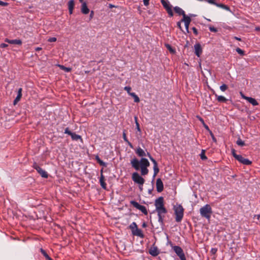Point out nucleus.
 Listing matches in <instances>:
<instances>
[{
    "label": "nucleus",
    "instance_id": "obj_44",
    "mask_svg": "<svg viewBox=\"0 0 260 260\" xmlns=\"http://www.w3.org/2000/svg\"><path fill=\"white\" fill-rule=\"evenodd\" d=\"M64 133L67 134L69 135L70 136H71L73 133L69 130V127H67L65 129Z\"/></svg>",
    "mask_w": 260,
    "mask_h": 260
},
{
    "label": "nucleus",
    "instance_id": "obj_42",
    "mask_svg": "<svg viewBox=\"0 0 260 260\" xmlns=\"http://www.w3.org/2000/svg\"><path fill=\"white\" fill-rule=\"evenodd\" d=\"M168 10H167V13H168L170 17H172L174 15L173 11L172 8L171 9H168Z\"/></svg>",
    "mask_w": 260,
    "mask_h": 260
},
{
    "label": "nucleus",
    "instance_id": "obj_59",
    "mask_svg": "<svg viewBox=\"0 0 260 260\" xmlns=\"http://www.w3.org/2000/svg\"><path fill=\"white\" fill-rule=\"evenodd\" d=\"M139 188L141 191L143 190V185H139Z\"/></svg>",
    "mask_w": 260,
    "mask_h": 260
},
{
    "label": "nucleus",
    "instance_id": "obj_56",
    "mask_svg": "<svg viewBox=\"0 0 260 260\" xmlns=\"http://www.w3.org/2000/svg\"><path fill=\"white\" fill-rule=\"evenodd\" d=\"M126 142L131 148H134L133 144L128 140H127V141H126Z\"/></svg>",
    "mask_w": 260,
    "mask_h": 260
},
{
    "label": "nucleus",
    "instance_id": "obj_38",
    "mask_svg": "<svg viewBox=\"0 0 260 260\" xmlns=\"http://www.w3.org/2000/svg\"><path fill=\"white\" fill-rule=\"evenodd\" d=\"M236 50L237 52V53L240 54L241 55H244V51L240 48H237Z\"/></svg>",
    "mask_w": 260,
    "mask_h": 260
},
{
    "label": "nucleus",
    "instance_id": "obj_45",
    "mask_svg": "<svg viewBox=\"0 0 260 260\" xmlns=\"http://www.w3.org/2000/svg\"><path fill=\"white\" fill-rule=\"evenodd\" d=\"M56 38L55 37H52L48 39V41L49 42H55L56 41Z\"/></svg>",
    "mask_w": 260,
    "mask_h": 260
},
{
    "label": "nucleus",
    "instance_id": "obj_37",
    "mask_svg": "<svg viewBox=\"0 0 260 260\" xmlns=\"http://www.w3.org/2000/svg\"><path fill=\"white\" fill-rule=\"evenodd\" d=\"M227 89H228V86L225 84H223L222 85H221L220 86V89L222 91H225Z\"/></svg>",
    "mask_w": 260,
    "mask_h": 260
},
{
    "label": "nucleus",
    "instance_id": "obj_63",
    "mask_svg": "<svg viewBox=\"0 0 260 260\" xmlns=\"http://www.w3.org/2000/svg\"><path fill=\"white\" fill-rule=\"evenodd\" d=\"M204 126H205V128L206 129H207V130H208V131H209V127H208V125H206V124H204Z\"/></svg>",
    "mask_w": 260,
    "mask_h": 260
},
{
    "label": "nucleus",
    "instance_id": "obj_35",
    "mask_svg": "<svg viewBox=\"0 0 260 260\" xmlns=\"http://www.w3.org/2000/svg\"><path fill=\"white\" fill-rule=\"evenodd\" d=\"M40 251L41 252V253L45 256V257L47 259L48 258H49V256L48 255V254L47 253V252L45 251V250H44L42 248H41L40 249Z\"/></svg>",
    "mask_w": 260,
    "mask_h": 260
},
{
    "label": "nucleus",
    "instance_id": "obj_54",
    "mask_svg": "<svg viewBox=\"0 0 260 260\" xmlns=\"http://www.w3.org/2000/svg\"><path fill=\"white\" fill-rule=\"evenodd\" d=\"M20 100V99L19 98H16L13 102L14 105H16L17 104V103Z\"/></svg>",
    "mask_w": 260,
    "mask_h": 260
},
{
    "label": "nucleus",
    "instance_id": "obj_17",
    "mask_svg": "<svg viewBox=\"0 0 260 260\" xmlns=\"http://www.w3.org/2000/svg\"><path fill=\"white\" fill-rule=\"evenodd\" d=\"M75 6V3L74 0H70L68 2V8L70 14H72L73 12V9Z\"/></svg>",
    "mask_w": 260,
    "mask_h": 260
},
{
    "label": "nucleus",
    "instance_id": "obj_21",
    "mask_svg": "<svg viewBox=\"0 0 260 260\" xmlns=\"http://www.w3.org/2000/svg\"><path fill=\"white\" fill-rule=\"evenodd\" d=\"M175 12L177 13L179 15H184L185 12L180 7L176 6L174 8Z\"/></svg>",
    "mask_w": 260,
    "mask_h": 260
},
{
    "label": "nucleus",
    "instance_id": "obj_33",
    "mask_svg": "<svg viewBox=\"0 0 260 260\" xmlns=\"http://www.w3.org/2000/svg\"><path fill=\"white\" fill-rule=\"evenodd\" d=\"M135 123H136V128L139 131V132H141V129H140V125L138 123V118L137 116H135Z\"/></svg>",
    "mask_w": 260,
    "mask_h": 260
},
{
    "label": "nucleus",
    "instance_id": "obj_53",
    "mask_svg": "<svg viewBox=\"0 0 260 260\" xmlns=\"http://www.w3.org/2000/svg\"><path fill=\"white\" fill-rule=\"evenodd\" d=\"M181 22L182 21L181 20L180 21L178 22L177 23V26L180 28V30H182V27L181 25Z\"/></svg>",
    "mask_w": 260,
    "mask_h": 260
},
{
    "label": "nucleus",
    "instance_id": "obj_20",
    "mask_svg": "<svg viewBox=\"0 0 260 260\" xmlns=\"http://www.w3.org/2000/svg\"><path fill=\"white\" fill-rule=\"evenodd\" d=\"M132 234L134 236H137L142 238H143L144 237V235L143 234L142 230L138 228L137 230H136V231H134V232H133Z\"/></svg>",
    "mask_w": 260,
    "mask_h": 260
},
{
    "label": "nucleus",
    "instance_id": "obj_8",
    "mask_svg": "<svg viewBox=\"0 0 260 260\" xmlns=\"http://www.w3.org/2000/svg\"><path fill=\"white\" fill-rule=\"evenodd\" d=\"M131 205H132L134 207L140 210L145 215L148 214V211L147 210L146 208L143 205H140L138 202L135 201H131L130 202Z\"/></svg>",
    "mask_w": 260,
    "mask_h": 260
},
{
    "label": "nucleus",
    "instance_id": "obj_2",
    "mask_svg": "<svg viewBox=\"0 0 260 260\" xmlns=\"http://www.w3.org/2000/svg\"><path fill=\"white\" fill-rule=\"evenodd\" d=\"M173 210L175 215V220L180 222L182 220L184 215V209L181 205L176 204L173 207Z\"/></svg>",
    "mask_w": 260,
    "mask_h": 260
},
{
    "label": "nucleus",
    "instance_id": "obj_32",
    "mask_svg": "<svg viewBox=\"0 0 260 260\" xmlns=\"http://www.w3.org/2000/svg\"><path fill=\"white\" fill-rule=\"evenodd\" d=\"M59 66L61 70L66 72H70L71 71V69L70 68H67L62 65H59Z\"/></svg>",
    "mask_w": 260,
    "mask_h": 260
},
{
    "label": "nucleus",
    "instance_id": "obj_14",
    "mask_svg": "<svg viewBox=\"0 0 260 260\" xmlns=\"http://www.w3.org/2000/svg\"><path fill=\"white\" fill-rule=\"evenodd\" d=\"M172 248L178 256L184 254L182 249L179 246H173Z\"/></svg>",
    "mask_w": 260,
    "mask_h": 260
},
{
    "label": "nucleus",
    "instance_id": "obj_52",
    "mask_svg": "<svg viewBox=\"0 0 260 260\" xmlns=\"http://www.w3.org/2000/svg\"><path fill=\"white\" fill-rule=\"evenodd\" d=\"M181 260H186L185 254H183L179 256Z\"/></svg>",
    "mask_w": 260,
    "mask_h": 260
},
{
    "label": "nucleus",
    "instance_id": "obj_34",
    "mask_svg": "<svg viewBox=\"0 0 260 260\" xmlns=\"http://www.w3.org/2000/svg\"><path fill=\"white\" fill-rule=\"evenodd\" d=\"M236 143L238 145L240 146H243L245 145L244 142L243 141H242L240 138H239L237 140Z\"/></svg>",
    "mask_w": 260,
    "mask_h": 260
},
{
    "label": "nucleus",
    "instance_id": "obj_57",
    "mask_svg": "<svg viewBox=\"0 0 260 260\" xmlns=\"http://www.w3.org/2000/svg\"><path fill=\"white\" fill-rule=\"evenodd\" d=\"M126 142L131 148H134L133 144L128 140H127V141H126Z\"/></svg>",
    "mask_w": 260,
    "mask_h": 260
},
{
    "label": "nucleus",
    "instance_id": "obj_4",
    "mask_svg": "<svg viewBox=\"0 0 260 260\" xmlns=\"http://www.w3.org/2000/svg\"><path fill=\"white\" fill-rule=\"evenodd\" d=\"M232 153L234 158L244 165H250L252 161L247 158H244L241 155L237 154L235 149L232 150Z\"/></svg>",
    "mask_w": 260,
    "mask_h": 260
},
{
    "label": "nucleus",
    "instance_id": "obj_7",
    "mask_svg": "<svg viewBox=\"0 0 260 260\" xmlns=\"http://www.w3.org/2000/svg\"><path fill=\"white\" fill-rule=\"evenodd\" d=\"M33 168L36 170L38 173L43 178H47L48 174L47 172L42 169L40 166H38L37 162H35L32 165Z\"/></svg>",
    "mask_w": 260,
    "mask_h": 260
},
{
    "label": "nucleus",
    "instance_id": "obj_47",
    "mask_svg": "<svg viewBox=\"0 0 260 260\" xmlns=\"http://www.w3.org/2000/svg\"><path fill=\"white\" fill-rule=\"evenodd\" d=\"M122 137H123V139L125 142L127 141L128 139H127L126 134L124 132H123Z\"/></svg>",
    "mask_w": 260,
    "mask_h": 260
},
{
    "label": "nucleus",
    "instance_id": "obj_36",
    "mask_svg": "<svg viewBox=\"0 0 260 260\" xmlns=\"http://www.w3.org/2000/svg\"><path fill=\"white\" fill-rule=\"evenodd\" d=\"M201 158L202 160H205L207 159V158L205 155V152L204 150H202L201 153L200 154Z\"/></svg>",
    "mask_w": 260,
    "mask_h": 260
},
{
    "label": "nucleus",
    "instance_id": "obj_40",
    "mask_svg": "<svg viewBox=\"0 0 260 260\" xmlns=\"http://www.w3.org/2000/svg\"><path fill=\"white\" fill-rule=\"evenodd\" d=\"M124 89L127 91L129 95H131V93H132V92H131L132 88L130 86H125L124 87Z\"/></svg>",
    "mask_w": 260,
    "mask_h": 260
},
{
    "label": "nucleus",
    "instance_id": "obj_12",
    "mask_svg": "<svg viewBox=\"0 0 260 260\" xmlns=\"http://www.w3.org/2000/svg\"><path fill=\"white\" fill-rule=\"evenodd\" d=\"M156 186L157 192H161L163 190L164 184L160 178L157 179Z\"/></svg>",
    "mask_w": 260,
    "mask_h": 260
},
{
    "label": "nucleus",
    "instance_id": "obj_41",
    "mask_svg": "<svg viewBox=\"0 0 260 260\" xmlns=\"http://www.w3.org/2000/svg\"><path fill=\"white\" fill-rule=\"evenodd\" d=\"M209 29L210 31L211 32H216L217 31V28L214 27V26H209Z\"/></svg>",
    "mask_w": 260,
    "mask_h": 260
},
{
    "label": "nucleus",
    "instance_id": "obj_55",
    "mask_svg": "<svg viewBox=\"0 0 260 260\" xmlns=\"http://www.w3.org/2000/svg\"><path fill=\"white\" fill-rule=\"evenodd\" d=\"M8 45L7 44L2 43L1 44L0 47H1V48H6V47H8Z\"/></svg>",
    "mask_w": 260,
    "mask_h": 260
},
{
    "label": "nucleus",
    "instance_id": "obj_51",
    "mask_svg": "<svg viewBox=\"0 0 260 260\" xmlns=\"http://www.w3.org/2000/svg\"><path fill=\"white\" fill-rule=\"evenodd\" d=\"M150 0H143L144 5L145 6H147L149 4Z\"/></svg>",
    "mask_w": 260,
    "mask_h": 260
},
{
    "label": "nucleus",
    "instance_id": "obj_43",
    "mask_svg": "<svg viewBox=\"0 0 260 260\" xmlns=\"http://www.w3.org/2000/svg\"><path fill=\"white\" fill-rule=\"evenodd\" d=\"M206 2H207L208 3L211 4L215 5L217 6V3H216L215 0H206Z\"/></svg>",
    "mask_w": 260,
    "mask_h": 260
},
{
    "label": "nucleus",
    "instance_id": "obj_25",
    "mask_svg": "<svg viewBox=\"0 0 260 260\" xmlns=\"http://www.w3.org/2000/svg\"><path fill=\"white\" fill-rule=\"evenodd\" d=\"M191 20V18L185 14L183 15V18L181 19V21L184 22V23H190Z\"/></svg>",
    "mask_w": 260,
    "mask_h": 260
},
{
    "label": "nucleus",
    "instance_id": "obj_22",
    "mask_svg": "<svg viewBox=\"0 0 260 260\" xmlns=\"http://www.w3.org/2000/svg\"><path fill=\"white\" fill-rule=\"evenodd\" d=\"M100 184L102 186V187L104 189H106V182H105V180H104V177L103 176V175L102 174V173L101 174V177H100Z\"/></svg>",
    "mask_w": 260,
    "mask_h": 260
},
{
    "label": "nucleus",
    "instance_id": "obj_11",
    "mask_svg": "<svg viewBox=\"0 0 260 260\" xmlns=\"http://www.w3.org/2000/svg\"><path fill=\"white\" fill-rule=\"evenodd\" d=\"M194 53L198 56L200 57L202 53V48L200 44L197 43L194 45Z\"/></svg>",
    "mask_w": 260,
    "mask_h": 260
},
{
    "label": "nucleus",
    "instance_id": "obj_50",
    "mask_svg": "<svg viewBox=\"0 0 260 260\" xmlns=\"http://www.w3.org/2000/svg\"><path fill=\"white\" fill-rule=\"evenodd\" d=\"M190 23H185V27L187 33L189 32V25Z\"/></svg>",
    "mask_w": 260,
    "mask_h": 260
},
{
    "label": "nucleus",
    "instance_id": "obj_3",
    "mask_svg": "<svg viewBox=\"0 0 260 260\" xmlns=\"http://www.w3.org/2000/svg\"><path fill=\"white\" fill-rule=\"evenodd\" d=\"M200 212L202 217L210 220L212 213V210L211 206L208 204H206L200 208Z\"/></svg>",
    "mask_w": 260,
    "mask_h": 260
},
{
    "label": "nucleus",
    "instance_id": "obj_62",
    "mask_svg": "<svg viewBox=\"0 0 260 260\" xmlns=\"http://www.w3.org/2000/svg\"><path fill=\"white\" fill-rule=\"evenodd\" d=\"M93 16V12L92 11L90 14V18L91 19Z\"/></svg>",
    "mask_w": 260,
    "mask_h": 260
},
{
    "label": "nucleus",
    "instance_id": "obj_18",
    "mask_svg": "<svg viewBox=\"0 0 260 260\" xmlns=\"http://www.w3.org/2000/svg\"><path fill=\"white\" fill-rule=\"evenodd\" d=\"M244 99L247 100L249 103L251 104L253 106H257L258 105V103L256 100L251 97L244 98Z\"/></svg>",
    "mask_w": 260,
    "mask_h": 260
},
{
    "label": "nucleus",
    "instance_id": "obj_28",
    "mask_svg": "<svg viewBox=\"0 0 260 260\" xmlns=\"http://www.w3.org/2000/svg\"><path fill=\"white\" fill-rule=\"evenodd\" d=\"M131 96L134 98L135 102L139 103L140 102V99L139 96L137 95H136L135 93L133 92L131 93Z\"/></svg>",
    "mask_w": 260,
    "mask_h": 260
},
{
    "label": "nucleus",
    "instance_id": "obj_6",
    "mask_svg": "<svg viewBox=\"0 0 260 260\" xmlns=\"http://www.w3.org/2000/svg\"><path fill=\"white\" fill-rule=\"evenodd\" d=\"M132 178L134 182L139 185H143L145 182L144 179L137 172H135L132 174Z\"/></svg>",
    "mask_w": 260,
    "mask_h": 260
},
{
    "label": "nucleus",
    "instance_id": "obj_5",
    "mask_svg": "<svg viewBox=\"0 0 260 260\" xmlns=\"http://www.w3.org/2000/svg\"><path fill=\"white\" fill-rule=\"evenodd\" d=\"M156 211L157 212V215L158 217V221L160 225H164V219L165 217V215L167 213V210L164 207L156 209Z\"/></svg>",
    "mask_w": 260,
    "mask_h": 260
},
{
    "label": "nucleus",
    "instance_id": "obj_16",
    "mask_svg": "<svg viewBox=\"0 0 260 260\" xmlns=\"http://www.w3.org/2000/svg\"><path fill=\"white\" fill-rule=\"evenodd\" d=\"M81 12L84 14H87L89 12V9L88 8L85 2H83L81 5Z\"/></svg>",
    "mask_w": 260,
    "mask_h": 260
},
{
    "label": "nucleus",
    "instance_id": "obj_64",
    "mask_svg": "<svg viewBox=\"0 0 260 260\" xmlns=\"http://www.w3.org/2000/svg\"><path fill=\"white\" fill-rule=\"evenodd\" d=\"M146 226H147V224H146L145 222H144V223L142 224V226H143V228H145V227H146Z\"/></svg>",
    "mask_w": 260,
    "mask_h": 260
},
{
    "label": "nucleus",
    "instance_id": "obj_30",
    "mask_svg": "<svg viewBox=\"0 0 260 260\" xmlns=\"http://www.w3.org/2000/svg\"><path fill=\"white\" fill-rule=\"evenodd\" d=\"M217 6L228 11L230 10V8L228 6L222 4H217Z\"/></svg>",
    "mask_w": 260,
    "mask_h": 260
},
{
    "label": "nucleus",
    "instance_id": "obj_49",
    "mask_svg": "<svg viewBox=\"0 0 260 260\" xmlns=\"http://www.w3.org/2000/svg\"><path fill=\"white\" fill-rule=\"evenodd\" d=\"M210 135L212 137L213 141L214 142H216V139L215 138L214 135L213 134V133L211 132H210Z\"/></svg>",
    "mask_w": 260,
    "mask_h": 260
},
{
    "label": "nucleus",
    "instance_id": "obj_29",
    "mask_svg": "<svg viewBox=\"0 0 260 260\" xmlns=\"http://www.w3.org/2000/svg\"><path fill=\"white\" fill-rule=\"evenodd\" d=\"M95 159L96 160H97V161L98 162V163L101 165V166H106V164L105 162H104L102 160H101L100 157H99V156H96L95 157Z\"/></svg>",
    "mask_w": 260,
    "mask_h": 260
},
{
    "label": "nucleus",
    "instance_id": "obj_48",
    "mask_svg": "<svg viewBox=\"0 0 260 260\" xmlns=\"http://www.w3.org/2000/svg\"><path fill=\"white\" fill-rule=\"evenodd\" d=\"M192 30H193V33H194V34L196 36H197V35H198V31L196 27H193L192 28Z\"/></svg>",
    "mask_w": 260,
    "mask_h": 260
},
{
    "label": "nucleus",
    "instance_id": "obj_61",
    "mask_svg": "<svg viewBox=\"0 0 260 260\" xmlns=\"http://www.w3.org/2000/svg\"><path fill=\"white\" fill-rule=\"evenodd\" d=\"M234 38L235 40H236L240 41H241V38H239V37H234Z\"/></svg>",
    "mask_w": 260,
    "mask_h": 260
},
{
    "label": "nucleus",
    "instance_id": "obj_27",
    "mask_svg": "<svg viewBox=\"0 0 260 260\" xmlns=\"http://www.w3.org/2000/svg\"><path fill=\"white\" fill-rule=\"evenodd\" d=\"M129 229L132 231V233H133L134 231H136L138 228L135 222H132L129 226Z\"/></svg>",
    "mask_w": 260,
    "mask_h": 260
},
{
    "label": "nucleus",
    "instance_id": "obj_19",
    "mask_svg": "<svg viewBox=\"0 0 260 260\" xmlns=\"http://www.w3.org/2000/svg\"><path fill=\"white\" fill-rule=\"evenodd\" d=\"M136 153L140 157H143L146 155L145 151L140 147L137 149Z\"/></svg>",
    "mask_w": 260,
    "mask_h": 260
},
{
    "label": "nucleus",
    "instance_id": "obj_9",
    "mask_svg": "<svg viewBox=\"0 0 260 260\" xmlns=\"http://www.w3.org/2000/svg\"><path fill=\"white\" fill-rule=\"evenodd\" d=\"M147 155L149 157L150 160L152 162L153 164V170H154V175L153 177H154L159 172V168L157 166V163L156 161L151 156L149 153H147Z\"/></svg>",
    "mask_w": 260,
    "mask_h": 260
},
{
    "label": "nucleus",
    "instance_id": "obj_39",
    "mask_svg": "<svg viewBox=\"0 0 260 260\" xmlns=\"http://www.w3.org/2000/svg\"><path fill=\"white\" fill-rule=\"evenodd\" d=\"M22 89L21 88H20L18 89V93H17V95L16 98H18L20 99H21V98L22 96Z\"/></svg>",
    "mask_w": 260,
    "mask_h": 260
},
{
    "label": "nucleus",
    "instance_id": "obj_1",
    "mask_svg": "<svg viewBox=\"0 0 260 260\" xmlns=\"http://www.w3.org/2000/svg\"><path fill=\"white\" fill-rule=\"evenodd\" d=\"M131 164L132 167L136 170H139L141 168V173L142 175H146L148 173L147 167L150 166V163L147 159L142 158L140 161L137 158L133 159Z\"/></svg>",
    "mask_w": 260,
    "mask_h": 260
},
{
    "label": "nucleus",
    "instance_id": "obj_58",
    "mask_svg": "<svg viewBox=\"0 0 260 260\" xmlns=\"http://www.w3.org/2000/svg\"><path fill=\"white\" fill-rule=\"evenodd\" d=\"M108 6H109V7L110 8H117V7H118V6H115V5H112V4H109Z\"/></svg>",
    "mask_w": 260,
    "mask_h": 260
},
{
    "label": "nucleus",
    "instance_id": "obj_31",
    "mask_svg": "<svg viewBox=\"0 0 260 260\" xmlns=\"http://www.w3.org/2000/svg\"><path fill=\"white\" fill-rule=\"evenodd\" d=\"M166 48L170 51L171 53H174L175 52V50L171 47V46L168 44L165 45Z\"/></svg>",
    "mask_w": 260,
    "mask_h": 260
},
{
    "label": "nucleus",
    "instance_id": "obj_10",
    "mask_svg": "<svg viewBox=\"0 0 260 260\" xmlns=\"http://www.w3.org/2000/svg\"><path fill=\"white\" fill-rule=\"evenodd\" d=\"M154 205L155 206L156 209L164 207L165 206L164 198L162 197H160L156 199L155 201Z\"/></svg>",
    "mask_w": 260,
    "mask_h": 260
},
{
    "label": "nucleus",
    "instance_id": "obj_13",
    "mask_svg": "<svg viewBox=\"0 0 260 260\" xmlns=\"http://www.w3.org/2000/svg\"><path fill=\"white\" fill-rule=\"evenodd\" d=\"M149 253L153 256H156L159 253V250L157 247H152L149 250Z\"/></svg>",
    "mask_w": 260,
    "mask_h": 260
},
{
    "label": "nucleus",
    "instance_id": "obj_24",
    "mask_svg": "<svg viewBox=\"0 0 260 260\" xmlns=\"http://www.w3.org/2000/svg\"><path fill=\"white\" fill-rule=\"evenodd\" d=\"M215 95L216 97L217 100L219 102L225 103L228 101V100L222 95H218L217 94H215Z\"/></svg>",
    "mask_w": 260,
    "mask_h": 260
},
{
    "label": "nucleus",
    "instance_id": "obj_23",
    "mask_svg": "<svg viewBox=\"0 0 260 260\" xmlns=\"http://www.w3.org/2000/svg\"><path fill=\"white\" fill-rule=\"evenodd\" d=\"M160 2L166 11L168 10V9L172 8V6L169 4V2H167L165 0H161Z\"/></svg>",
    "mask_w": 260,
    "mask_h": 260
},
{
    "label": "nucleus",
    "instance_id": "obj_15",
    "mask_svg": "<svg viewBox=\"0 0 260 260\" xmlns=\"http://www.w3.org/2000/svg\"><path fill=\"white\" fill-rule=\"evenodd\" d=\"M5 42L11 44H17L19 45L22 44V41L19 39L9 40L8 39H6Z\"/></svg>",
    "mask_w": 260,
    "mask_h": 260
},
{
    "label": "nucleus",
    "instance_id": "obj_46",
    "mask_svg": "<svg viewBox=\"0 0 260 260\" xmlns=\"http://www.w3.org/2000/svg\"><path fill=\"white\" fill-rule=\"evenodd\" d=\"M8 5V3L6 2H3L0 1V6H7Z\"/></svg>",
    "mask_w": 260,
    "mask_h": 260
},
{
    "label": "nucleus",
    "instance_id": "obj_26",
    "mask_svg": "<svg viewBox=\"0 0 260 260\" xmlns=\"http://www.w3.org/2000/svg\"><path fill=\"white\" fill-rule=\"evenodd\" d=\"M71 136L73 140L77 141L78 140H80L81 141H82L81 137L74 133H73Z\"/></svg>",
    "mask_w": 260,
    "mask_h": 260
},
{
    "label": "nucleus",
    "instance_id": "obj_60",
    "mask_svg": "<svg viewBox=\"0 0 260 260\" xmlns=\"http://www.w3.org/2000/svg\"><path fill=\"white\" fill-rule=\"evenodd\" d=\"M41 50H42V48H41V47H37V48H35V50L36 51H40Z\"/></svg>",
    "mask_w": 260,
    "mask_h": 260
}]
</instances>
